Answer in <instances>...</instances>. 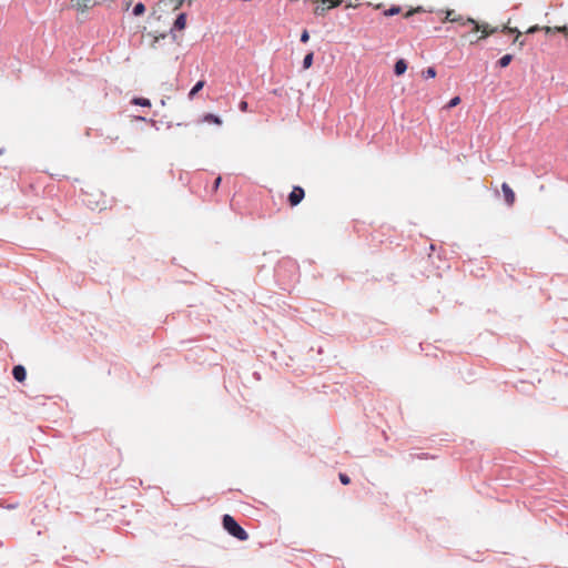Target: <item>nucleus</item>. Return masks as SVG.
I'll use <instances>...</instances> for the list:
<instances>
[{
  "label": "nucleus",
  "mask_w": 568,
  "mask_h": 568,
  "mask_svg": "<svg viewBox=\"0 0 568 568\" xmlns=\"http://www.w3.org/2000/svg\"><path fill=\"white\" fill-rule=\"evenodd\" d=\"M222 523L224 529L239 540L244 541L248 538L247 532L235 521L231 515H224Z\"/></svg>",
  "instance_id": "obj_2"
},
{
  "label": "nucleus",
  "mask_w": 568,
  "mask_h": 568,
  "mask_svg": "<svg viewBox=\"0 0 568 568\" xmlns=\"http://www.w3.org/2000/svg\"><path fill=\"white\" fill-rule=\"evenodd\" d=\"M501 191L504 194L505 202L507 205L511 206L514 205L516 201L515 192L511 190V187L507 183L501 184Z\"/></svg>",
  "instance_id": "obj_5"
},
{
  "label": "nucleus",
  "mask_w": 568,
  "mask_h": 568,
  "mask_svg": "<svg viewBox=\"0 0 568 568\" xmlns=\"http://www.w3.org/2000/svg\"><path fill=\"white\" fill-rule=\"evenodd\" d=\"M521 36V32L520 31H517V34H516V38L514 39V42L515 43H519V47L523 48L524 47V41H519V38Z\"/></svg>",
  "instance_id": "obj_23"
},
{
  "label": "nucleus",
  "mask_w": 568,
  "mask_h": 568,
  "mask_svg": "<svg viewBox=\"0 0 568 568\" xmlns=\"http://www.w3.org/2000/svg\"><path fill=\"white\" fill-rule=\"evenodd\" d=\"M400 11H402L400 7H398V6H393V7H390L389 9H387V10H385V11H384V16H386V17H392V16H395V14L400 13Z\"/></svg>",
  "instance_id": "obj_13"
},
{
  "label": "nucleus",
  "mask_w": 568,
  "mask_h": 568,
  "mask_svg": "<svg viewBox=\"0 0 568 568\" xmlns=\"http://www.w3.org/2000/svg\"><path fill=\"white\" fill-rule=\"evenodd\" d=\"M2 154V150H0V155Z\"/></svg>",
  "instance_id": "obj_32"
},
{
  "label": "nucleus",
  "mask_w": 568,
  "mask_h": 568,
  "mask_svg": "<svg viewBox=\"0 0 568 568\" xmlns=\"http://www.w3.org/2000/svg\"><path fill=\"white\" fill-rule=\"evenodd\" d=\"M12 375L18 382H23L27 377L26 368L22 365H17L12 369Z\"/></svg>",
  "instance_id": "obj_6"
},
{
  "label": "nucleus",
  "mask_w": 568,
  "mask_h": 568,
  "mask_svg": "<svg viewBox=\"0 0 568 568\" xmlns=\"http://www.w3.org/2000/svg\"><path fill=\"white\" fill-rule=\"evenodd\" d=\"M308 39H310V33H308V31H307V30H304V31L302 32V34H301V41H302V42H307V41H308Z\"/></svg>",
  "instance_id": "obj_20"
},
{
  "label": "nucleus",
  "mask_w": 568,
  "mask_h": 568,
  "mask_svg": "<svg viewBox=\"0 0 568 568\" xmlns=\"http://www.w3.org/2000/svg\"><path fill=\"white\" fill-rule=\"evenodd\" d=\"M339 480L343 485H348L351 483L349 477L346 474H339Z\"/></svg>",
  "instance_id": "obj_19"
},
{
  "label": "nucleus",
  "mask_w": 568,
  "mask_h": 568,
  "mask_svg": "<svg viewBox=\"0 0 568 568\" xmlns=\"http://www.w3.org/2000/svg\"><path fill=\"white\" fill-rule=\"evenodd\" d=\"M460 103V98L459 97H455L453 98L448 103H447V108L448 109H452V108H455L457 106L458 104Z\"/></svg>",
  "instance_id": "obj_18"
},
{
  "label": "nucleus",
  "mask_w": 568,
  "mask_h": 568,
  "mask_svg": "<svg viewBox=\"0 0 568 568\" xmlns=\"http://www.w3.org/2000/svg\"><path fill=\"white\" fill-rule=\"evenodd\" d=\"M205 82L203 80L199 81L189 92V99H193L195 94L203 89Z\"/></svg>",
  "instance_id": "obj_11"
},
{
  "label": "nucleus",
  "mask_w": 568,
  "mask_h": 568,
  "mask_svg": "<svg viewBox=\"0 0 568 568\" xmlns=\"http://www.w3.org/2000/svg\"><path fill=\"white\" fill-rule=\"evenodd\" d=\"M202 121L206 122V123H213V124H216V125H221L222 124L221 118L217 116V115H214L212 113L204 114L203 118H202Z\"/></svg>",
  "instance_id": "obj_8"
},
{
  "label": "nucleus",
  "mask_w": 568,
  "mask_h": 568,
  "mask_svg": "<svg viewBox=\"0 0 568 568\" xmlns=\"http://www.w3.org/2000/svg\"><path fill=\"white\" fill-rule=\"evenodd\" d=\"M420 10H422L420 8H417V9H415V10H409V11H407V12L404 14V17H405V18H409L410 16H413V14H414V12H417V11H420Z\"/></svg>",
  "instance_id": "obj_26"
},
{
  "label": "nucleus",
  "mask_w": 568,
  "mask_h": 568,
  "mask_svg": "<svg viewBox=\"0 0 568 568\" xmlns=\"http://www.w3.org/2000/svg\"><path fill=\"white\" fill-rule=\"evenodd\" d=\"M342 3V0H316L314 13L317 16L324 14L328 9L336 8Z\"/></svg>",
  "instance_id": "obj_3"
},
{
  "label": "nucleus",
  "mask_w": 568,
  "mask_h": 568,
  "mask_svg": "<svg viewBox=\"0 0 568 568\" xmlns=\"http://www.w3.org/2000/svg\"><path fill=\"white\" fill-rule=\"evenodd\" d=\"M145 11V6L142 2H139L133 8V14L134 16H141Z\"/></svg>",
  "instance_id": "obj_17"
},
{
  "label": "nucleus",
  "mask_w": 568,
  "mask_h": 568,
  "mask_svg": "<svg viewBox=\"0 0 568 568\" xmlns=\"http://www.w3.org/2000/svg\"><path fill=\"white\" fill-rule=\"evenodd\" d=\"M313 52H310L305 55L304 60H303V68L304 69H310L313 64Z\"/></svg>",
  "instance_id": "obj_14"
},
{
  "label": "nucleus",
  "mask_w": 568,
  "mask_h": 568,
  "mask_svg": "<svg viewBox=\"0 0 568 568\" xmlns=\"http://www.w3.org/2000/svg\"><path fill=\"white\" fill-rule=\"evenodd\" d=\"M305 196V192L301 186H294L288 195L291 206L298 205Z\"/></svg>",
  "instance_id": "obj_4"
},
{
  "label": "nucleus",
  "mask_w": 568,
  "mask_h": 568,
  "mask_svg": "<svg viewBox=\"0 0 568 568\" xmlns=\"http://www.w3.org/2000/svg\"><path fill=\"white\" fill-rule=\"evenodd\" d=\"M132 103L136 104V105H141V106H150L151 105L150 100H148L145 98H134L132 100Z\"/></svg>",
  "instance_id": "obj_15"
},
{
  "label": "nucleus",
  "mask_w": 568,
  "mask_h": 568,
  "mask_svg": "<svg viewBox=\"0 0 568 568\" xmlns=\"http://www.w3.org/2000/svg\"><path fill=\"white\" fill-rule=\"evenodd\" d=\"M74 2V6L81 10L84 11L85 9H89L93 6V0H72Z\"/></svg>",
  "instance_id": "obj_9"
},
{
  "label": "nucleus",
  "mask_w": 568,
  "mask_h": 568,
  "mask_svg": "<svg viewBox=\"0 0 568 568\" xmlns=\"http://www.w3.org/2000/svg\"><path fill=\"white\" fill-rule=\"evenodd\" d=\"M184 1L185 0H176V4H175L174 9L175 10L180 9L183 6Z\"/></svg>",
  "instance_id": "obj_28"
},
{
  "label": "nucleus",
  "mask_w": 568,
  "mask_h": 568,
  "mask_svg": "<svg viewBox=\"0 0 568 568\" xmlns=\"http://www.w3.org/2000/svg\"><path fill=\"white\" fill-rule=\"evenodd\" d=\"M222 179L221 176H217L214 181V184H213V190L216 191L220 186V183H221Z\"/></svg>",
  "instance_id": "obj_25"
},
{
  "label": "nucleus",
  "mask_w": 568,
  "mask_h": 568,
  "mask_svg": "<svg viewBox=\"0 0 568 568\" xmlns=\"http://www.w3.org/2000/svg\"><path fill=\"white\" fill-rule=\"evenodd\" d=\"M504 32H509V33H516L517 34V31H519L517 28H510V27H504L503 29Z\"/></svg>",
  "instance_id": "obj_24"
},
{
  "label": "nucleus",
  "mask_w": 568,
  "mask_h": 568,
  "mask_svg": "<svg viewBox=\"0 0 568 568\" xmlns=\"http://www.w3.org/2000/svg\"><path fill=\"white\" fill-rule=\"evenodd\" d=\"M445 21L449 22H458L463 27L469 26L471 28V32L477 33L481 32V36L477 38V40L486 38L497 31V28H489L488 24H479L471 18L464 19L462 16H457L454 10H448L446 12Z\"/></svg>",
  "instance_id": "obj_1"
},
{
  "label": "nucleus",
  "mask_w": 568,
  "mask_h": 568,
  "mask_svg": "<svg viewBox=\"0 0 568 568\" xmlns=\"http://www.w3.org/2000/svg\"><path fill=\"white\" fill-rule=\"evenodd\" d=\"M557 32H561L568 37V28L567 27H555Z\"/></svg>",
  "instance_id": "obj_21"
},
{
  "label": "nucleus",
  "mask_w": 568,
  "mask_h": 568,
  "mask_svg": "<svg viewBox=\"0 0 568 568\" xmlns=\"http://www.w3.org/2000/svg\"><path fill=\"white\" fill-rule=\"evenodd\" d=\"M186 26V14L180 13L174 21V29L183 30Z\"/></svg>",
  "instance_id": "obj_10"
},
{
  "label": "nucleus",
  "mask_w": 568,
  "mask_h": 568,
  "mask_svg": "<svg viewBox=\"0 0 568 568\" xmlns=\"http://www.w3.org/2000/svg\"><path fill=\"white\" fill-rule=\"evenodd\" d=\"M407 70V63L404 59H399L396 61L395 63V67H394V72L396 75H402L406 72Z\"/></svg>",
  "instance_id": "obj_7"
},
{
  "label": "nucleus",
  "mask_w": 568,
  "mask_h": 568,
  "mask_svg": "<svg viewBox=\"0 0 568 568\" xmlns=\"http://www.w3.org/2000/svg\"><path fill=\"white\" fill-rule=\"evenodd\" d=\"M514 57L511 54H505L504 57H501L499 60H498V65L500 68H506L510 64V62L513 61Z\"/></svg>",
  "instance_id": "obj_12"
},
{
  "label": "nucleus",
  "mask_w": 568,
  "mask_h": 568,
  "mask_svg": "<svg viewBox=\"0 0 568 568\" xmlns=\"http://www.w3.org/2000/svg\"><path fill=\"white\" fill-rule=\"evenodd\" d=\"M355 6H356V4H353L352 2H349V3L347 4V8H349V7H355Z\"/></svg>",
  "instance_id": "obj_30"
},
{
  "label": "nucleus",
  "mask_w": 568,
  "mask_h": 568,
  "mask_svg": "<svg viewBox=\"0 0 568 568\" xmlns=\"http://www.w3.org/2000/svg\"><path fill=\"white\" fill-rule=\"evenodd\" d=\"M423 77L425 79H433L436 77V70L433 67L427 68L425 71H423Z\"/></svg>",
  "instance_id": "obj_16"
},
{
  "label": "nucleus",
  "mask_w": 568,
  "mask_h": 568,
  "mask_svg": "<svg viewBox=\"0 0 568 568\" xmlns=\"http://www.w3.org/2000/svg\"><path fill=\"white\" fill-rule=\"evenodd\" d=\"M138 119L141 121H145V118H143V116H139Z\"/></svg>",
  "instance_id": "obj_31"
},
{
  "label": "nucleus",
  "mask_w": 568,
  "mask_h": 568,
  "mask_svg": "<svg viewBox=\"0 0 568 568\" xmlns=\"http://www.w3.org/2000/svg\"><path fill=\"white\" fill-rule=\"evenodd\" d=\"M538 30H540V28L538 26H532L530 27L528 30H527V33H535L537 32Z\"/></svg>",
  "instance_id": "obj_27"
},
{
  "label": "nucleus",
  "mask_w": 568,
  "mask_h": 568,
  "mask_svg": "<svg viewBox=\"0 0 568 568\" xmlns=\"http://www.w3.org/2000/svg\"><path fill=\"white\" fill-rule=\"evenodd\" d=\"M239 106L242 112H246L248 109V104L246 101H241Z\"/></svg>",
  "instance_id": "obj_22"
},
{
  "label": "nucleus",
  "mask_w": 568,
  "mask_h": 568,
  "mask_svg": "<svg viewBox=\"0 0 568 568\" xmlns=\"http://www.w3.org/2000/svg\"><path fill=\"white\" fill-rule=\"evenodd\" d=\"M541 30H544L546 33H550L552 31H556L555 28H551V27H544V28H541Z\"/></svg>",
  "instance_id": "obj_29"
}]
</instances>
